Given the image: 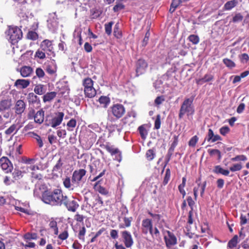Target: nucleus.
Returning a JSON list of instances; mask_svg holds the SVG:
<instances>
[{
	"mask_svg": "<svg viewBox=\"0 0 249 249\" xmlns=\"http://www.w3.org/2000/svg\"><path fill=\"white\" fill-rule=\"evenodd\" d=\"M86 173L87 171L84 169L75 170L72 173L71 180L68 177L63 179L64 186L70 191H72L75 188L79 187L85 182Z\"/></svg>",
	"mask_w": 249,
	"mask_h": 249,
	"instance_id": "nucleus-1",
	"label": "nucleus"
},
{
	"mask_svg": "<svg viewBox=\"0 0 249 249\" xmlns=\"http://www.w3.org/2000/svg\"><path fill=\"white\" fill-rule=\"evenodd\" d=\"M64 197L61 190L55 189L52 192H44L42 200L44 203L53 206L61 205L63 203Z\"/></svg>",
	"mask_w": 249,
	"mask_h": 249,
	"instance_id": "nucleus-2",
	"label": "nucleus"
},
{
	"mask_svg": "<svg viewBox=\"0 0 249 249\" xmlns=\"http://www.w3.org/2000/svg\"><path fill=\"white\" fill-rule=\"evenodd\" d=\"M5 34L6 38L13 44L17 43L22 36L21 30L17 27H9Z\"/></svg>",
	"mask_w": 249,
	"mask_h": 249,
	"instance_id": "nucleus-3",
	"label": "nucleus"
},
{
	"mask_svg": "<svg viewBox=\"0 0 249 249\" xmlns=\"http://www.w3.org/2000/svg\"><path fill=\"white\" fill-rule=\"evenodd\" d=\"M193 98H186L181 106L178 117L182 118L184 115L188 116L194 114L195 110L193 105Z\"/></svg>",
	"mask_w": 249,
	"mask_h": 249,
	"instance_id": "nucleus-4",
	"label": "nucleus"
},
{
	"mask_svg": "<svg viewBox=\"0 0 249 249\" xmlns=\"http://www.w3.org/2000/svg\"><path fill=\"white\" fill-rule=\"evenodd\" d=\"M64 116V113L62 112H57L52 115L47 116L45 120L46 124L55 128L61 124Z\"/></svg>",
	"mask_w": 249,
	"mask_h": 249,
	"instance_id": "nucleus-5",
	"label": "nucleus"
},
{
	"mask_svg": "<svg viewBox=\"0 0 249 249\" xmlns=\"http://www.w3.org/2000/svg\"><path fill=\"white\" fill-rule=\"evenodd\" d=\"M93 81L90 78H87L83 81L84 87V93L86 97L91 98L96 94V90L93 87Z\"/></svg>",
	"mask_w": 249,
	"mask_h": 249,
	"instance_id": "nucleus-6",
	"label": "nucleus"
},
{
	"mask_svg": "<svg viewBox=\"0 0 249 249\" xmlns=\"http://www.w3.org/2000/svg\"><path fill=\"white\" fill-rule=\"evenodd\" d=\"M110 111L114 117L119 119L124 114L125 109L123 105L115 104L110 107Z\"/></svg>",
	"mask_w": 249,
	"mask_h": 249,
	"instance_id": "nucleus-7",
	"label": "nucleus"
},
{
	"mask_svg": "<svg viewBox=\"0 0 249 249\" xmlns=\"http://www.w3.org/2000/svg\"><path fill=\"white\" fill-rule=\"evenodd\" d=\"M40 48L46 52V54L50 56H54L53 47L52 41L45 39L40 44Z\"/></svg>",
	"mask_w": 249,
	"mask_h": 249,
	"instance_id": "nucleus-8",
	"label": "nucleus"
},
{
	"mask_svg": "<svg viewBox=\"0 0 249 249\" xmlns=\"http://www.w3.org/2000/svg\"><path fill=\"white\" fill-rule=\"evenodd\" d=\"M67 208L68 210L71 212H74L79 207V204L77 201L72 198H68L67 196H65L63 203Z\"/></svg>",
	"mask_w": 249,
	"mask_h": 249,
	"instance_id": "nucleus-9",
	"label": "nucleus"
},
{
	"mask_svg": "<svg viewBox=\"0 0 249 249\" xmlns=\"http://www.w3.org/2000/svg\"><path fill=\"white\" fill-rule=\"evenodd\" d=\"M164 238L168 249H171L172 247L177 243V239L175 235L169 231L165 232Z\"/></svg>",
	"mask_w": 249,
	"mask_h": 249,
	"instance_id": "nucleus-10",
	"label": "nucleus"
},
{
	"mask_svg": "<svg viewBox=\"0 0 249 249\" xmlns=\"http://www.w3.org/2000/svg\"><path fill=\"white\" fill-rule=\"evenodd\" d=\"M47 22V26L49 30L53 32H55L58 26V21L55 13L49 14Z\"/></svg>",
	"mask_w": 249,
	"mask_h": 249,
	"instance_id": "nucleus-11",
	"label": "nucleus"
},
{
	"mask_svg": "<svg viewBox=\"0 0 249 249\" xmlns=\"http://www.w3.org/2000/svg\"><path fill=\"white\" fill-rule=\"evenodd\" d=\"M105 148L107 151L110 153L114 160L118 162H120L122 160L121 152L117 148H115L112 145H107L105 146Z\"/></svg>",
	"mask_w": 249,
	"mask_h": 249,
	"instance_id": "nucleus-12",
	"label": "nucleus"
},
{
	"mask_svg": "<svg viewBox=\"0 0 249 249\" xmlns=\"http://www.w3.org/2000/svg\"><path fill=\"white\" fill-rule=\"evenodd\" d=\"M147 67V63L142 59H139L136 63V72L137 76L143 73Z\"/></svg>",
	"mask_w": 249,
	"mask_h": 249,
	"instance_id": "nucleus-13",
	"label": "nucleus"
},
{
	"mask_svg": "<svg viewBox=\"0 0 249 249\" xmlns=\"http://www.w3.org/2000/svg\"><path fill=\"white\" fill-rule=\"evenodd\" d=\"M124 242L126 248H130L133 244V240L131 233L126 231L122 232Z\"/></svg>",
	"mask_w": 249,
	"mask_h": 249,
	"instance_id": "nucleus-14",
	"label": "nucleus"
},
{
	"mask_svg": "<svg viewBox=\"0 0 249 249\" xmlns=\"http://www.w3.org/2000/svg\"><path fill=\"white\" fill-rule=\"evenodd\" d=\"M0 166L3 170L5 171L6 173L11 171L12 168V165L9 159L3 157L0 159Z\"/></svg>",
	"mask_w": 249,
	"mask_h": 249,
	"instance_id": "nucleus-15",
	"label": "nucleus"
},
{
	"mask_svg": "<svg viewBox=\"0 0 249 249\" xmlns=\"http://www.w3.org/2000/svg\"><path fill=\"white\" fill-rule=\"evenodd\" d=\"M57 71V66L54 60L49 61L46 65V71L50 75H55Z\"/></svg>",
	"mask_w": 249,
	"mask_h": 249,
	"instance_id": "nucleus-16",
	"label": "nucleus"
},
{
	"mask_svg": "<svg viewBox=\"0 0 249 249\" xmlns=\"http://www.w3.org/2000/svg\"><path fill=\"white\" fill-rule=\"evenodd\" d=\"M153 223L151 219L145 218L142 220V231L144 234H147V231L153 226Z\"/></svg>",
	"mask_w": 249,
	"mask_h": 249,
	"instance_id": "nucleus-17",
	"label": "nucleus"
},
{
	"mask_svg": "<svg viewBox=\"0 0 249 249\" xmlns=\"http://www.w3.org/2000/svg\"><path fill=\"white\" fill-rule=\"evenodd\" d=\"M26 107L25 102L22 100L17 101L15 105V112L17 114H21L24 111Z\"/></svg>",
	"mask_w": 249,
	"mask_h": 249,
	"instance_id": "nucleus-18",
	"label": "nucleus"
},
{
	"mask_svg": "<svg viewBox=\"0 0 249 249\" xmlns=\"http://www.w3.org/2000/svg\"><path fill=\"white\" fill-rule=\"evenodd\" d=\"M21 125L18 123L13 124L5 131V133L7 135H14L18 131Z\"/></svg>",
	"mask_w": 249,
	"mask_h": 249,
	"instance_id": "nucleus-19",
	"label": "nucleus"
},
{
	"mask_svg": "<svg viewBox=\"0 0 249 249\" xmlns=\"http://www.w3.org/2000/svg\"><path fill=\"white\" fill-rule=\"evenodd\" d=\"M206 185V182H204L203 184L198 183V187H194V188L193 189V192H194V195L195 199L196 200V199H197V194H198V190H199V188L200 190V195L201 196H203L204 191H205Z\"/></svg>",
	"mask_w": 249,
	"mask_h": 249,
	"instance_id": "nucleus-20",
	"label": "nucleus"
},
{
	"mask_svg": "<svg viewBox=\"0 0 249 249\" xmlns=\"http://www.w3.org/2000/svg\"><path fill=\"white\" fill-rule=\"evenodd\" d=\"M149 233L153 239H158L160 237V232L157 227L153 225L147 231V234Z\"/></svg>",
	"mask_w": 249,
	"mask_h": 249,
	"instance_id": "nucleus-21",
	"label": "nucleus"
},
{
	"mask_svg": "<svg viewBox=\"0 0 249 249\" xmlns=\"http://www.w3.org/2000/svg\"><path fill=\"white\" fill-rule=\"evenodd\" d=\"M44 120V111L40 109L36 112L34 116L35 122L39 124L43 123Z\"/></svg>",
	"mask_w": 249,
	"mask_h": 249,
	"instance_id": "nucleus-22",
	"label": "nucleus"
},
{
	"mask_svg": "<svg viewBox=\"0 0 249 249\" xmlns=\"http://www.w3.org/2000/svg\"><path fill=\"white\" fill-rule=\"evenodd\" d=\"M11 106V100L5 99L0 102V112L6 110Z\"/></svg>",
	"mask_w": 249,
	"mask_h": 249,
	"instance_id": "nucleus-23",
	"label": "nucleus"
},
{
	"mask_svg": "<svg viewBox=\"0 0 249 249\" xmlns=\"http://www.w3.org/2000/svg\"><path fill=\"white\" fill-rule=\"evenodd\" d=\"M29 84L30 82L28 80L18 79L16 81L15 85L19 88L25 89L29 85Z\"/></svg>",
	"mask_w": 249,
	"mask_h": 249,
	"instance_id": "nucleus-24",
	"label": "nucleus"
},
{
	"mask_svg": "<svg viewBox=\"0 0 249 249\" xmlns=\"http://www.w3.org/2000/svg\"><path fill=\"white\" fill-rule=\"evenodd\" d=\"M56 96V92L52 91L48 92L44 94L43 97V101L44 103L50 102L52 101Z\"/></svg>",
	"mask_w": 249,
	"mask_h": 249,
	"instance_id": "nucleus-25",
	"label": "nucleus"
},
{
	"mask_svg": "<svg viewBox=\"0 0 249 249\" xmlns=\"http://www.w3.org/2000/svg\"><path fill=\"white\" fill-rule=\"evenodd\" d=\"M46 87L45 86L42 84H38L36 85L34 88V92L38 95L44 94L46 91Z\"/></svg>",
	"mask_w": 249,
	"mask_h": 249,
	"instance_id": "nucleus-26",
	"label": "nucleus"
},
{
	"mask_svg": "<svg viewBox=\"0 0 249 249\" xmlns=\"http://www.w3.org/2000/svg\"><path fill=\"white\" fill-rule=\"evenodd\" d=\"M213 79V76L210 74H206L204 77L196 80V83L199 85H202L205 82L212 81Z\"/></svg>",
	"mask_w": 249,
	"mask_h": 249,
	"instance_id": "nucleus-27",
	"label": "nucleus"
},
{
	"mask_svg": "<svg viewBox=\"0 0 249 249\" xmlns=\"http://www.w3.org/2000/svg\"><path fill=\"white\" fill-rule=\"evenodd\" d=\"M32 72V69L30 67L24 66L20 70V74L22 77L29 76Z\"/></svg>",
	"mask_w": 249,
	"mask_h": 249,
	"instance_id": "nucleus-28",
	"label": "nucleus"
},
{
	"mask_svg": "<svg viewBox=\"0 0 249 249\" xmlns=\"http://www.w3.org/2000/svg\"><path fill=\"white\" fill-rule=\"evenodd\" d=\"M124 223H121L119 225L120 229H124L127 227H129L131 225V223L132 220V217H124L123 218Z\"/></svg>",
	"mask_w": 249,
	"mask_h": 249,
	"instance_id": "nucleus-29",
	"label": "nucleus"
},
{
	"mask_svg": "<svg viewBox=\"0 0 249 249\" xmlns=\"http://www.w3.org/2000/svg\"><path fill=\"white\" fill-rule=\"evenodd\" d=\"M213 172L216 174H221L227 176L229 175L230 171L228 170L223 169L220 166L217 165L214 167Z\"/></svg>",
	"mask_w": 249,
	"mask_h": 249,
	"instance_id": "nucleus-30",
	"label": "nucleus"
},
{
	"mask_svg": "<svg viewBox=\"0 0 249 249\" xmlns=\"http://www.w3.org/2000/svg\"><path fill=\"white\" fill-rule=\"evenodd\" d=\"M98 101L100 104L102 105V107L105 108L107 107L110 103L109 98L107 96H101L99 98Z\"/></svg>",
	"mask_w": 249,
	"mask_h": 249,
	"instance_id": "nucleus-31",
	"label": "nucleus"
},
{
	"mask_svg": "<svg viewBox=\"0 0 249 249\" xmlns=\"http://www.w3.org/2000/svg\"><path fill=\"white\" fill-rule=\"evenodd\" d=\"M181 2V0H173L170 5L169 12L173 13Z\"/></svg>",
	"mask_w": 249,
	"mask_h": 249,
	"instance_id": "nucleus-32",
	"label": "nucleus"
},
{
	"mask_svg": "<svg viewBox=\"0 0 249 249\" xmlns=\"http://www.w3.org/2000/svg\"><path fill=\"white\" fill-rule=\"evenodd\" d=\"M237 4L236 0H232L227 2L224 5V8L227 10H230L235 7Z\"/></svg>",
	"mask_w": 249,
	"mask_h": 249,
	"instance_id": "nucleus-33",
	"label": "nucleus"
},
{
	"mask_svg": "<svg viewBox=\"0 0 249 249\" xmlns=\"http://www.w3.org/2000/svg\"><path fill=\"white\" fill-rule=\"evenodd\" d=\"M186 179L185 177L182 178V183L178 186V190L179 192L182 195V197L184 198L186 195L185 191L184 188L186 184Z\"/></svg>",
	"mask_w": 249,
	"mask_h": 249,
	"instance_id": "nucleus-34",
	"label": "nucleus"
},
{
	"mask_svg": "<svg viewBox=\"0 0 249 249\" xmlns=\"http://www.w3.org/2000/svg\"><path fill=\"white\" fill-rule=\"evenodd\" d=\"M49 226L50 228L53 230L54 234L57 235L58 233V229L57 226V222L54 220H51L50 221Z\"/></svg>",
	"mask_w": 249,
	"mask_h": 249,
	"instance_id": "nucleus-35",
	"label": "nucleus"
},
{
	"mask_svg": "<svg viewBox=\"0 0 249 249\" xmlns=\"http://www.w3.org/2000/svg\"><path fill=\"white\" fill-rule=\"evenodd\" d=\"M46 53L43 50L39 48L36 52L35 57H37L40 59H44L46 57Z\"/></svg>",
	"mask_w": 249,
	"mask_h": 249,
	"instance_id": "nucleus-36",
	"label": "nucleus"
},
{
	"mask_svg": "<svg viewBox=\"0 0 249 249\" xmlns=\"http://www.w3.org/2000/svg\"><path fill=\"white\" fill-rule=\"evenodd\" d=\"M237 243L238 236L236 235L229 242L228 246L230 248L232 249L236 247Z\"/></svg>",
	"mask_w": 249,
	"mask_h": 249,
	"instance_id": "nucleus-37",
	"label": "nucleus"
},
{
	"mask_svg": "<svg viewBox=\"0 0 249 249\" xmlns=\"http://www.w3.org/2000/svg\"><path fill=\"white\" fill-rule=\"evenodd\" d=\"M223 62L227 67L230 69H232L235 67V63L230 59L224 58L223 59Z\"/></svg>",
	"mask_w": 249,
	"mask_h": 249,
	"instance_id": "nucleus-38",
	"label": "nucleus"
},
{
	"mask_svg": "<svg viewBox=\"0 0 249 249\" xmlns=\"http://www.w3.org/2000/svg\"><path fill=\"white\" fill-rule=\"evenodd\" d=\"M189 41L191 42L193 44L196 45L199 42V38L198 36L195 35H191L188 38Z\"/></svg>",
	"mask_w": 249,
	"mask_h": 249,
	"instance_id": "nucleus-39",
	"label": "nucleus"
},
{
	"mask_svg": "<svg viewBox=\"0 0 249 249\" xmlns=\"http://www.w3.org/2000/svg\"><path fill=\"white\" fill-rule=\"evenodd\" d=\"M76 124V121L74 119H71L67 123L68 130L72 131L73 128L75 127Z\"/></svg>",
	"mask_w": 249,
	"mask_h": 249,
	"instance_id": "nucleus-40",
	"label": "nucleus"
},
{
	"mask_svg": "<svg viewBox=\"0 0 249 249\" xmlns=\"http://www.w3.org/2000/svg\"><path fill=\"white\" fill-rule=\"evenodd\" d=\"M155 156V152L153 149H149L146 153V157L148 160H153Z\"/></svg>",
	"mask_w": 249,
	"mask_h": 249,
	"instance_id": "nucleus-41",
	"label": "nucleus"
},
{
	"mask_svg": "<svg viewBox=\"0 0 249 249\" xmlns=\"http://www.w3.org/2000/svg\"><path fill=\"white\" fill-rule=\"evenodd\" d=\"M242 168V165L241 163L233 164L230 167V170L231 172H236L240 171Z\"/></svg>",
	"mask_w": 249,
	"mask_h": 249,
	"instance_id": "nucleus-42",
	"label": "nucleus"
},
{
	"mask_svg": "<svg viewBox=\"0 0 249 249\" xmlns=\"http://www.w3.org/2000/svg\"><path fill=\"white\" fill-rule=\"evenodd\" d=\"M31 134L33 135V137L36 140L38 143V146L41 148L43 145V142L41 139V137L37 134L34 132H31Z\"/></svg>",
	"mask_w": 249,
	"mask_h": 249,
	"instance_id": "nucleus-43",
	"label": "nucleus"
},
{
	"mask_svg": "<svg viewBox=\"0 0 249 249\" xmlns=\"http://www.w3.org/2000/svg\"><path fill=\"white\" fill-rule=\"evenodd\" d=\"M82 29L79 27H76L73 32V37L74 39H78L81 37Z\"/></svg>",
	"mask_w": 249,
	"mask_h": 249,
	"instance_id": "nucleus-44",
	"label": "nucleus"
},
{
	"mask_svg": "<svg viewBox=\"0 0 249 249\" xmlns=\"http://www.w3.org/2000/svg\"><path fill=\"white\" fill-rule=\"evenodd\" d=\"M113 34L117 38H120L122 37V33L119 30L118 23L116 24L114 28Z\"/></svg>",
	"mask_w": 249,
	"mask_h": 249,
	"instance_id": "nucleus-45",
	"label": "nucleus"
},
{
	"mask_svg": "<svg viewBox=\"0 0 249 249\" xmlns=\"http://www.w3.org/2000/svg\"><path fill=\"white\" fill-rule=\"evenodd\" d=\"M113 24V22L111 21L105 25V32L108 35H110L112 32V26Z\"/></svg>",
	"mask_w": 249,
	"mask_h": 249,
	"instance_id": "nucleus-46",
	"label": "nucleus"
},
{
	"mask_svg": "<svg viewBox=\"0 0 249 249\" xmlns=\"http://www.w3.org/2000/svg\"><path fill=\"white\" fill-rule=\"evenodd\" d=\"M138 130L141 137L142 139H145L147 135V132L145 127L142 125L140 126L139 127Z\"/></svg>",
	"mask_w": 249,
	"mask_h": 249,
	"instance_id": "nucleus-47",
	"label": "nucleus"
},
{
	"mask_svg": "<svg viewBox=\"0 0 249 249\" xmlns=\"http://www.w3.org/2000/svg\"><path fill=\"white\" fill-rule=\"evenodd\" d=\"M171 176V171L169 168L166 170L165 177L163 179V183L164 185H166L168 182Z\"/></svg>",
	"mask_w": 249,
	"mask_h": 249,
	"instance_id": "nucleus-48",
	"label": "nucleus"
},
{
	"mask_svg": "<svg viewBox=\"0 0 249 249\" xmlns=\"http://www.w3.org/2000/svg\"><path fill=\"white\" fill-rule=\"evenodd\" d=\"M86 232V230L85 227H82V228L80 230L78 233V238L80 240L84 241L85 240V235Z\"/></svg>",
	"mask_w": 249,
	"mask_h": 249,
	"instance_id": "nucleus-49",
	"label": "nucleus"
},
{
	"mask_svg": "<svg viewBox=\"0 0 249 249\" xmlns=\"http://www.w3.org/2000/svg\"><path fill=\"white\" fill-rule=\"evenodd\" d=\"M208 152L211 155H216L219 160L221 158V152L217 149H209Z\"/></svg>",
	"mask_w": 249,
	"mask_h": 249,
	"instance_id": "nucleus-50",
	"label": "nucleus"
},
{
	"mask_svg": "<svg viewBox=\"0 0 249 249\" xmlns=\"http://www.w3.org/2000/svg\"><path fill=\"white\" fill-rule=\"evenodd\" d=\"M27 38L33 40H35L38 38V35L35 32L30 31L27 34Z\"/></svg>",
	"mask_w": 249,
	"mask_h": 249,
	"instance_id": "nucleus-51",
	"label": "nucleus"
},
{
	"mask_svg": "<svg viewBox=\"0 0 249 249\" xmlns=\"http://www.w3.org/2000/svg\"><path fill=\"white\" fill-rule=\"evenodd\" d=\"M198 140V138L196 136H193L189 142V145L191 147H195Z\"/></svg>",
	"mask_w": 249,
	"mask_h": 249,
	"instance_id": "nucleus-52",
	"label": "nucleus"
},
{
	"mask_svg": "<svg viewBox=\"0 0 249 249\" xmlns=\"http://www.w3.org/2000/svg\"><path fill=\"white\" fill-rule=\"evenodd\" d=\"M247 157L243 155H238L234 158H232L231 160L233 161H246L247 160Z\"/></svg>",
	"mask_w": 249,
	"mask_h": 249,
	"instance_id": "nucleus-53",
	"label": "nucleus"
},
{
	"mask_svg": "<svg viewBox=\"0 0 249 249\" xmlns=\"http://www.w3.org/2000/svg\"><path fill=\"white\" fill-rule=\"evenodd\" d=\"M160 114H158L157 116V118L155 121L154 128L156 129H159L160 127Z\"/></svg>",
	"mask_w": 249,
	"mask_h": 249,
	"instance_id": "nucleus-54",
	"label": "nucleus"
},
{
	"mask_svg": "<svg viewBox=\"0 0 249 249\" xmlns=\"http://www.w3.org/2000/svg\"><path fill=\"white\" fill-rule=\"evenodd\" d=\"M242 63H247L249 60V56L247 53H244L239 56Z\"/></svg>",
	"mask_w": 249,
	"mask_h": 249,
	"instance_id": "nucleus-55",
	"label": "nucleus"
},
{
	"mask_svg": "<svg viewBox=\"0 0 249 249\" xmlns=\"http://www.w3.org/2000/svg\"><path fill=\"white\" fill-rule=\"evenodd\" d=\"M219 131L221 135L225 136L230 132V128L228 126H224L220 128Z\"/></svg>",
	"mask_w": 249,
	"mask_h": 249,
	"instance_id": "nucleus-56",
	"label": "nucleus"
},
{
	"mask_svg": "<svg viewBox=\"0 0 249 249\" xmlns=\"http://www.w3.org/2000/svg\"><path fill=\"white\" fill-rule=\"evenodd\" d=\"M69 233L68 231L67 230H65L58 235V238L62 240H64L67 239Z\"/></svg>",
	"mask_w": 249,
	"mask_h": 249,
	"instance_id": "nucleus-57",
	"label": "nucleus"
},
{
	"mask_svg": "<svg viewBox=\"0 0 249 249\" xmlns=\"http://www.w3.org/2000/svg\"><path fill=\"white\" fill-rule=\"evenodd\" d=\"M243 18V16L240 13L236 14L232 18V21L233 22H238L242 20Z\"/></svg>",
	"mask_w": 249,
	"mask_h": 249,
	"instance_id": "nucleus-58",
	"label": "nucleus"
},
{
	"mask_svg": "<svg viewBox=\"0 0 249 249\" xmlns=\"http://www.w3.org/2000/svg\"><path fill=\"white\" fill-rule=\"evenodd\" d=\"M109 130L111 131H115L116 130L119 133L121 130L122 128L120 127H118V125L117 124H113L111 125H109Z\"/></svg>",
	"mask_w": 249,
	"mask_h": 249,
	"instance_id": "nucleus-59",
	"label": "nucleus"
},
{
	"mask_svg": "<svg viewBox=\"0 0 249 249\" xmlns=\"http://www.w3.org/2000/svg\"><path fill=\"white\" fill-rule=\"evenodd\" d=\"M57 135L60 138H64L67 135V132L65 129H59L57 131Z\"/></svg>",
	"mask_w": 249,
	"mask_h": 249,
	"instance_id": "nucleus-60",
	"label": "nucleus"
},
{
	"mask_svg": "<svg viewBox=\"0 0 249 249\" xmlns=\"http://www.w3.org/2000/svg\"><path fill=\"white\" fill-rule=\"evenodd\" d=\"M96 190L98 192L102 195H107L108 193L107 190L101 186H97Z\"/></svg>",
	"mask_w": 249,
	"mask_h": 249,
	"instance_id": "nucleus-61",
	"label": "nucleus"
},
{
	"mask_svg": "<svg viewBox=\"0 0 249 249\" xmlns=\"http://www.w3.org/2000/svg\"><path fill=\"white\" fill-rule=\"evenodd\" d=\"M36 75L39 78H42L44 76V74H45V73H44V71H43V70L40 68H38L36 69Z\"/></svg>",
	"mask_w": 249,
	"mask_h": 249,
	"instance_id": "nucleus-62",
	"label": "nucleus"
},
{
	"mask_svg": "<svg viewBox=\"0 0 249 249\" xmlns=\"http://www.w3.org/2000/svg\"><path fill=\"white\" fill-rule=\"evenodd\" d=\"M187 201L188 204V205L191 208L190 211L193 210V207L195 205V201L193 200L191 196H188L187 198Z\"/></svg>",
	"mask_w": 249,
	"mask_h": 249,
	"instance_id": "nucleus-63",
	"label": "nucleus"
},
{
	"mask_svg": "<svg viewBox=\"0 0 249 249\" xmlns=\"http://www.w3.org/2000/svg\"><path fill=\"white\" fill-rule=\"evenodd\" d=\"M164 101V98L163 96H158L155 100V103L157 105L161 104Z\"/></svg>",
	"mask_w": 249,
	"mask_h": 249,
	"instance_id": "nucleus-64",
	"label": "nucleus"
}]
</instances>
